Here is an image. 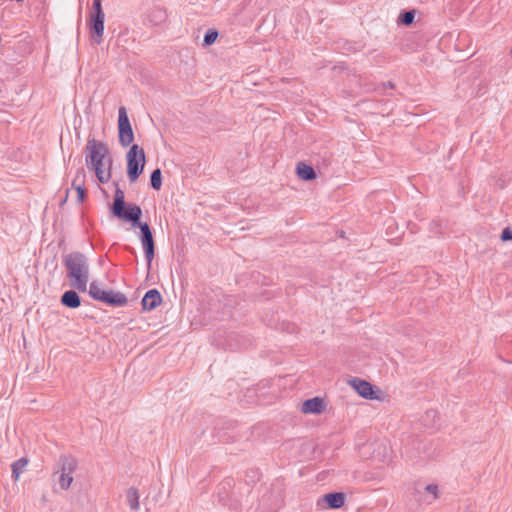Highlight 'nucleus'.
Instances as JSON below:
<instances>
[{"mask_svg":"<svg viewBox=\"0 0 512 512\" xmlns=\"http://www.w3.org/2000/svg\"><path fill=\"white\" fill-rule=\"evenodd\" d=\"M85 161L88 169L93 170L101 183L111 178L112 158L108 146L96 139H89L85 147Z\"/></svg>","mask_w":512,"mask_h":512,"instance_id":"1","label":"nucleus"},{"mask_svg":"<svg viewBox=\"0 0 512 512\" xmlns=\"http://www.w3.org/2000/svg\"><path fill=\"white\" fill-rule=\"evenodd\" d=\"M63 263L67 271V277L70 279V286L80 292H86L89 282L87 257L78 251L71 252L64 256Z\"/></svg>","mask_w":512,"mask_h":512,"instance_id":"2","label":"nucleus"},{"mask_svg":"<svg viewBox=\"0 0 512 512\" xmlns=\"http://www.w3.org/2000/svg\"><path fill=\"white\" fill-rule=\"evenodd\" d=\"M78 469V461L71 455H61L53 471L52 477L55 479L60 489L67 491L74 482V473Z\"/></svg>","mask_w":512,"mask_h":512,"instance_id":"3","label":"nucleus"},{"mask_svg":"<svg viewBox=\"0 0 512 512\" xmlns=\"http://www.w3.org/2000/svg\"><path fill=\"white\" fill-rule=\"evenodd\" d=\"M111 212L114 216L130 223L136 222L141 218L142 215L141 207L136 204H129L127 207H125L124 192L118 187L117 184Z\"/></svg>","mask_w":512,"mask_h":512,"instance_id":"4","label":"nucleus"},{"mask_svg":"<svg viewBox=\"0 0 512 512\" xmlns=\"http://www.w3.org/2000/svg\"><path fill=\"white\" fill-rule=\"evenodd\" d=\"M127 158V176L131 183L135 182L142 174L146 156L144 149L137 144H133L126 154Z\"/></svg>","mask_w":512,"mask_h":512,"instance_id":"5","label":"nucleus"},{"mask_svg":"<svg viewBox=\"0 0 512 512\" xmlns=\"http://www.w3.org/2000/svg\"><path fill=\"white\" fill-rule=\"evenodd\" d=\"M131 225L133 227H138L141 231L140 239L145 252L148 268H150L151 263L155 257V242L150 226L146 222H140V219L134 223H131Z\"/></svg>","mask_w":512,"mask_h":512,"instance_id":"6","label":"nucleus"},{"mask_svg":"<svg viewBox=\"0 0 512 512\" xmlns=\"http://www.w3.org/2000/svg\"><path fill=\"white\" fill-rule=\"evenodd\" d=\"M118 113L119 142L123 147H128L134 141L133 129L125 107H120Z\"/></svg>","mask_w":512,"mask_h":512,"instance_id":"7","label":"nucleus"},{"mask_svg":"<svg viewBox=\"0 0 512 512\" xmlns=\"http://www.w3.org/2000/svg\"><path fill=\"white\" fill-rule=\"evenodd\" d=\"M349 384L361 397L365 399H380L381 390L374 387L366 380L360 378H352L349 380Z\"/></svg>","mask_w":512,"mask_h":512,"instance_id":"8","label":"nucleus"},{"mask_svg":"<svg viewBox=\"0 0 512 512\" xmlns=\"http://www.w3.org/2000/svg\"><path fill=\"white\" fill-rule=\"evenodd\" d=\"M324 409V400L320 397H314L303 402L301 411L304 414H320L324 411Z\"/></svg>","mask_w":512,"mask_h":512,"instance_id":"9","label":"nucleus"},{"mask_svg":"<svg viewBox=\"0 0 512 512\" xmlns=\"http://www.w3.org/2000/svg\"><path fill=\"white\" fill-rule=\"evenodd\" d=\"M104 17L105 16H91L90 17V31L92 38L96 43H100L104 32Z\"/></svg>","mask_w":512,"mask_h":512,"instance_id":"10","label":"nucleus"},{"mask_svg":"<svg viewBox=\"0 0 512 512\" xmlns=\"http://www.w3.org/2000/svg\"><path fill=\"white\" fill-rule=\"evenodd\" d=\"M162 302L161 294L156 289H151L144 295L142 299V306L144 310L151 311L155 309Z\"/></svg>","mask_w":512,"mask_h":512,"instance_id":"11","label":"nucleus"},{"mask_svg":"<svg viewBox=\"0 0 512 512\" xmlns=\"http://www.w3.org/2000/svg\"><path fill=\"white\" fill-rule=\"evenodd\" d=\"M104 297L107 299H102L101 302H104L110 306L121 307L125 306L128 302L127 297L123 293L113 290H105Z\"/></svg>","mask_w":512,"mask_h":512,"instance_id":"12","label":"nucleus"},{"mask_svg":"<svg viewBox=\"0 0 512 512\" xmlns=\"http://www.w3.org/2000/svg\"><path fill=\"white\" fill-rule=\"evenodd\" d=\"M296 174L297 176L304 181H311L316 178V172L314 168L310 165H307L304 162H299L296 166Z\"/></svg>","mask_w":512,"mask_h":512,"instance_id":"13","label":"nucleus"},{"mask_svg":"<svg viewBox=\"0 0 512 512\" xmlns=\"http://www.w3.org/2000/svg\"><path fill=\"white\" fill-rule=\"evenodd\" d=\"M61 303L62 305L68 307V308H78L81 305V299L76 291L69 290L66 291L61 296Z\"/></svg>","mask_w":512,"mask_h":512,"instance_id":"14","label":"nucleus"},{"mask_svg":"<svg viewBox=\"0 0 512 512\" xmlns=\"http://www.w3.org/2000/svg\"><path fill=\"white\" fill-rule=\"evenodd\" d=\"M324 499L328 506L332 509L341 508L345 503V495L341 492L326 494Z\"/></svg>","mask_w":512,"mask_h":512,"instance_id":"15","label":"nucleus"},{"mask_svg":"<svg viewBox=\"0 0 512 512\" xmlns=\"http://www.w3.org/2000/svg\"><path fill=\"white\" fill-rule=\"evenodd\" d=\"M28 465V459L27 458H20L19 460L15 461L12 465V477L14 481H18L20 478L21 473L25 470L26 466Z\"/></svg>","mask_w":512,"mask_h":512,"instance_id":"16","label":"nucleus"},{"mask_svg":"<svg viewBox=\"0 0 512 512\" xmlns=\"http://www.w3.org/2000/svg\"><path fill=\"white\" fill-rule=\"evenodd\" d=\"M127 502L134 511L139 509V493L135 487H130L126 492Z\"/></svg>","mask_w":512,"mask_h":512,"instance_id":"17","label":"nucleus"},{"mask_svg":"<svg viewBox=\"0 0 512 512\" xmlns=\"http://www.w3.org/2000/svg\"><path fill=\"white\" fill-rule=\"evenodd\" d=\"M424 491L426 493V497L424 498V501L427 504H431L439 498V488L436 484L426 485L424 488Z\"/></svg>","mask_w":512,"mask_h":512,"instance_id":"18","label":"nucleus"},{"mask_svg":"<svg viewBox=\"0 0 512 512\" xmlns=\"http://www.w3.org/2000/svg\"><path fill=\"white\" fill-rule=\"evenodd\" d=\"M104 292L105 290L101 289L97 281L90 283L88 293L94 300L102 301V299H106L104 297Z\"/></svg>","mask_w":512,"mask_h":512,"instance_id":"19","label":"nucleus"},{"mask_svg":"<svg viewBox=\"0 0 512 512\" xmlns=\"http://www.w3.org/2000/svg\"><path fill=\"white\" fill-rule=\"evenodd\" d=\"M150 183L153 189L159 190L162 186V175L159 168L152 171L150 176Z\"/></svg>","mask_w":512,"mask_h":512,"instance_id":"20","label":"nucleus"},{"mask_svg":"<svg viewBox=\"0 0 512 512\" xmlns=\"http://www.w3.org/2000/svg\"><path fill=\"white\" fill-rule=\"evenodd\" d=\"M85 178H86V173H85V170L84 168H79L76 172V175L72 181V187L73 188H80V187H85Z\"/></svg>","mask_w":512,"mask_h":512,"instance_id":"21","label":"nucleus"},{"mask_svg":"<svg viewBox=\"0 0 512 512\" xmlns=\"http://www.w3.org/2000/svg\"><path fill=\"white\" fill-rule=\"evenodd\" d=\"M415 18V11H406L400 15V21L402 24L408 26L411 25Z\"/></svg>","mask_w":512,"mask_h":512,"instance_id":"22","label":"nucleus"},{"mask_svg":"<svg viewBox=\"0 0 512 512\" xmlns=\"http://www.w3.org/2000/svg\"><path fill=\"white\" fill-rule=\"evenodd\" d=\"M218 37V32L216 30H208L204 36V45L209 46L213 44Z\"/></svg>","mask_w":512,"mask_h":512,"instance_id":"23","label":"nucleus"},{"mask_svg":"<svg viewBox=\"0 0 512 512\" xmlns=\"http://www.w3.org/2000/svg\"><path fill=\"white\" fill-rule=\"evenodd\" d=\"M93 12L91 16H105L101 6V0H93Z\"/></svg>","mask_w":512,"mask_h":512,"instance_id":"24","label":"nucleus"},{"mask_svg":"<svg viewBox=\"0 0 512 512\" xmlns=\"http://www.w3.org/2000/svg\"><path fill=\"white\" fill-rule=\"evenodd\" d=\"M77 192V199L79 203H82L86 198V189L85 187L74 188Z\"/></svg>","mask_w":512,"mask_h":512,"instance_id":"25","label":"nucleus"},{"mask_svg":"<svg viewBox=\"0 0 512 512\" xmlns=\"http://www.w3.org/2000/svg\"><path fill=\"white\" fill-rule=\"evenodd\" d=\"M503 242L512 240V231L509 228H505L500 236Z\"/></svg>","mask_w":512,"mask_h":512,"instance_id":"26","label":"nucleus"},{"mask_svg":"<svg viewBox=\"0 0 512 512\" xmlns=\"http://www.w3.org/2000/svg\"><path fill=\"white\" fill-rule=\"evenodd\" d=\"M68 194H69V190H67V192H66V196H65L64 200H62L61 205H63V204L67 201Z\"/></svg>","mask_w":512,"mask_h":512,"instance_id":"27","label":"nucleus"},{"mask_svg":"<svg viewBox=\"0 0 512 512\" xmlns=\"http://www.w3.org/2000/svg\"><path fill=\"white\" fill-rule=\"evenodd\" d=\"M387 85H388V87H390V88H393V87H394V85H393L391 82H388V84H387Z\"/></svg>","mask_w":512,"mask_h":512,"instance_id":"28","label":"nucleus"},{"mask_svg":"<svg viewBox=\"0 0 512 512\" xmlns=\"http://www.w3.org/2000/svg\"><path fill=\"white\" fill-rule=\"evenodd\" d=\"M158 12H159V13H162V14L165 16V12H164V11L159 10Z\"/></svg>","mask_w":512,"mask_h":512,"instance_id":"29","label":"nucleus"},{"mask_svg":"<svg viewBox=\"0 0 512 512\" xmlns=\"http://www.w3.org/2000/svg\"><path fill=\"white\" fill-rule=\"evenodd\" d=\"M510 54L512 55V49L510 50Z\"/></svg>","mask_w":512,"mask_h":512,"instance_id":"30","label":"nucleus"}]
</instances>
